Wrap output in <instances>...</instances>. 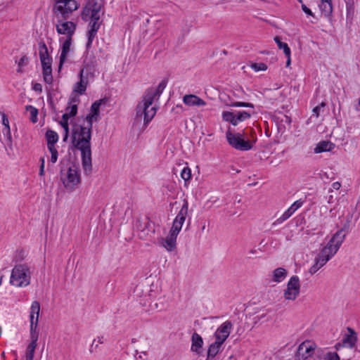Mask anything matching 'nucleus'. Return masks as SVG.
<instances>
[{
	"instance_id": "obj_2",
	"label": "nucleus",
	"mask_w": 360,
	"mask_h": 360,
	"mask_svg": "<svg viewBox=\"0 0 360 360\" xmlns=\"http://www.w3.org/2000/svg\"><path fill=\"white\" fill-rule=\"evenodd\" d=\"M343 229L338 231L327 245L321 250L314 259L315 263L309 269V271L311 274H316L337 253L345 238V234L343 233Z\"/></svg>"
},
{
	"instance_id": "obj_1",
	"label": "nucleus",
	"mask_w": 360,
	"mask_h": 360,
	"mask_svg": "<svg viewBox=\"0 0 360 360\" xmlns=\"http://www.w3.org/2000/svg\"><path fill=\"white\" fill-rule=\"evenodd\" d=\"M92 127L73 123L72 127V143L81 151L82 165L84 172L89 174L92 171L91 139Z\"/></svg>"
},
{
	"instance_id": "obj_59",
	"label": "nucleus",
	"mask_w": 360,
	"mask_h": 360,
	"mask_svg": "<svg viewBox=\"0 0 360 360\" xmlns=\"http://www.w3.org/2000/svg\"><path fill=\"white\" fill-rule=\"evenodd\" d=\"M257 250L255 249H252L250 251V254H255L256 253Z\"/></svg>"
},
{
	"instance_id": "obj_58",
	"label": "nucleus",
	"mask_w": 360,
	"mask_h": 360,
	"mask_svg": "<svg viewBox=\"0 0 360 360\" xmlns=\"http://www.w3.org/2000/svg\"><path fill=\"white\" fill-rule=\"evenodd\" d=\"M103 336H101V337H98V342L99 344H103Z\"/></svg>"
},
{
	"instance_id": "obj_6",
	"label": "nucleus",
	"mask_w": 360,
	"mask_h": 360,
	"mask_svg": "<svg viewBox=\"0 0 360 360\" xmlns=\"http://www.w3.org/2000/svg\"><path fill=\"white\" fill-rule=\"evenodd\" d=\"M10 283L16 287H25L30 283L29 269L26 265H15L12 270Z\"/></svg>"
},
{
	"instance_id": "obj_9",
	"label": "nucleus",
	"mask_w": 360,
	"mask_h": 360,
	"mask_svg": "<svg viewBox=\"0 0 360 360\" xmlns=\"http://www.w3.org/2000/svg\"><path fill=\"white\" fill-rule=\"evenodd\" d=\"M300 283L297 276H292L287 283V288L284 290V297L287 300H295L300 295Z\"/></svg>"
},
{
	"instance_id": "obj_27",
	"label": "nucleus",
	"mask_w": 360,
	"mask_h": 360,
	"mask_svg": "<svg viewBox=\"0 0 360 360\" xmlns=\"http://www.w3.org/2000/svg\"><path fill=\"white\" fill-rule=\"evenodd\" d=\"M223 343L215 340L214 342L212 343L207 350V359H213L216 355L221 351Z\"/></svg>"
},
{
	"instance_id": "obj_22",
	"label": "nucleus",
	"mask_w": 360,
	"mask_h": 360,
	"mask_svg": "<svg viewBox=\"0 0 360 360\" xmlns=\"http://www.w3.org/2000/svg\"><path fill=\"white\" fill-rule=\"evenodd\" d=\"M72 37H66L62 44L61 53L60 56L58 69L60 70L65 63L67 55L70 51Z\"/></svg>"
},
{
	"instance_id": "obj_24",
	"label": "nucleus",
	"mask_w": 360,
	"mask_h": 360,
	"mask_svg": "<svg viewBox=\"0 0 360 360\" xmlns=\"http://www.w3.org/2000/svg\"><path fill=\"white\" fill-rule=\"evenodd\" d=\"M183 101L188 106H203L206 104L202 98L194 94L185 95Z\"/></svg>"
},
{
	"instance_id": "obj_12",
	"label": "nucleus",
	"mask_w": 360,
	"mask_h": 360,
	"mask_svg": "<svg viewBox=\"0 0 360 360\" xmlns=\"http://www.w3.org/2000/svg\"><path fill=\"white\" fill-rule=\"evenodd\" d=\"M251 117V113L248 111H239L236 114L232 112L224 111L222 112V118L224 121L230 122L233 126H237L239 122H243Z\"/></svg>"
},
{
	"instance_id": "obj_32",
	"label": "nucleus",
	"mask_w": 360,
	"mask_h": 360,
	"mask_svg": "<svg viewBox=\"0 0 360 360\" xmlns=\"http://www.w3.org/2000/svg\"><path fill=\"white\" fill-rule=\"evenodd\" d=\"M275 42L277 44L279 49H283L285 56H289L290 53H291L290 49L288 46V44L281 41V39L279 37L276 36L274 38Z\"/></svg>"
},
{
	"instance_id": "obj_38",
	"label": "nucleus",
	"mask_w": 360,
	"mask_h": 360,
	"mask_svg": "<svg viewBox=\"0 0 360 360\" xmlns=\"http://www.w3.org/2000/svg\"><path fill=\"white\" fill-rule=\"evenodd\" d=\"M48 148V150H49V152L51 153V159H50V162L52 163V164H54L57 162L58 160V150L57 149L55 148V146H53V147H47Z\"/></svg>"
},
{
	"instance_id": "obj_42",
	"label": "nucleus",
	"mask_w": 360,
	"mask_h": 360,
	"mask_svg": "<svg viewBox=\"0 0 360 360\" xmlns=\"http://www.w3.org/2000/svg\"><path fill=\"white\" fill-rule=\"evenodd\" d=\"M251 68L255 72L264 71L267 69V65L263 63H255L251 65Z\"/></svg>"
},
{
	"instance_id": "obj_14",
	"label": "nucleus",
	"mask_w": 360,
	"mask_h": 360,
	"mask_svg": "<svg viewBox=\"0 0 360 360\" xmlns=\"http://www.w3.org/2000/svg\"><path fill=\"white\" fill-rule=\"evenodd\" d=\"M233 328V324L230 321H226L222 324H221L218 328L214 332V336L215 338V340L221 342H224L229 338L231 330Z\"/></svg>"
},
{
	"instance_id": "obj_48",
	"label": "nucleus",
	"mask_w": 360,
	"mask_h": 360,
	"mask_svg": "<svg viewBox=\"0 0 360 360\" xmlns=\"http://www.w3.org/2000/svg\"><path fill=\"white\" fill-rule=\"evenodd\" d=\"M302 10L303 12L307 15H310L311 17H314V14L311 12V11L304 4L301 5Z\"/></svg>"
},
{
	"instance_id": "obj_19",
	"label": "nucleus",
	"mask_w": 360,
	"mask_h": 360,
	"mask_svg": "<svg viewBox=\"0 0 360 360\" xmlns=\"http://www.w3.org/2000/svg\"><path fill=\"white\" fill-rule=\"evenodd\" d=\"M178 235L179 234L169 231L168 236L165 238L161 239L162 246L166 248L167 251L171 252L174 250L176 246V238Z\"/></svg>"
},
{
	"instance_id": "obj_57",
	"label": "nucleus",
	"mask_w": 360,
	"mask_h": 360,
	"mask_svg": "<svg viewBox=\"0 0 360 360\" xmlns=\"http://www.w3.org/2000/svg\"><path fill=\"white\" fill-rule=\"evenodd\" d=\"M287 57V61H286V67H288L290 65V54L289 56Z\"/></svg>"
},
{
	"instance_id": "obj_34",
	"label": "nucleus",
	"mask_w": 360,
	"mask_h": 360,
	"mask_svg": "<svg viewBox=\"0 0 360 360\" xmlns=\"http://www.w3.org/2000/svg\"><path fill=\"white\" fill-rule=\"evenodd\" d=\"M37 347V345L29 344L26 349L25 352V359L26 360H33L34 359V354L35 352V349Z\"/></svg>"
},
{
	"instance_id": "obj_10",
	"label": "nucleus",
	"mask_w": 360,
	"mask_h": 360,
	"mask_svg": "<svg viewBox=\"0 0 360 360\" xmlns=\"http://www.w3.org/2000/svg\"><path fill=\"white\" fill-rule=\"evenodd\" d=\"M188 201L184 200V204L176 216L175 219L173 221L172 226L169 231L171 232L176 233L177 234L179 233L180 231L181 230L182 226L184 223L185 222L186 217L188 214Z\"/></svg>"
},
{
	"instance_id": "obj_40",
	"label": "nucleus",
	"mask_w": 360,
	"mask_h": 360,
	"mask_svg": "<svg viewBox=\"0 0 360 360\" xmlns=\"http://www.w3.org/2000/svg\"><path fill=\"white\" fill-rule=\"evenodd\" d=\"M29 58L26 55H24L21 57V58L19 60L18 63V72H22V68L25 65H26L28 63Z\"/></svg>"
},
{
	"instance_id": "obj_13",
	"label": "nucleus",
	"mask_w": 360,
	"mask_h": 360,
	"mask_svg": "<svg viewBox=\"0 0 360 360\" xmlns=\"http://www.w3.org/2000/svg\"><path fill=\"white\" fill-rule=\"evenodd\" d=\"M103 4L97 0H88L81 13L82 20H89L90 13H100Z\"/></svg>"
},
{
	"instance_id": "obj_51",
	"label": "nucleus",
	"mask_w": 360,
	"mask_h": 360,
	"mask_svg": "<svg viewBox=\"0 0 360 360\" xmlns=\"http://www.w3.org/2000/svg\"><path fill=\"white\" fill-rule=\"evenodd\" d=\"M32 89L34 91H35L36 92L41 93L42 92V86L39 83H35V84H34V85L32 86Z\"/></svg>"
},
{
	"instance_id": "obj_60",
	"label": "nucleus",
	"mask_w": 360,
	"mask_h": 360,
	"mask_svg": "<svg viewBox=\"0 0 360 360\" xmlns=\"http://www.w3.org/2000/svg\"><path fill=\"white\" fill-rule=\"evenodd\" d=\"M332 199H333V195H330L329 199H328V202H330V200H332Z\"/></svg>"
},
{
	"instance_id": "obj_35",
	"label": "nucleus",
	"mask_w": 360,
	"mask_h": 360,
	"mask_svg": "<svg viewBox=\"0 0 360 360\" xmlns=\"http://www.w3.org/2000/svg\"><path fill=\"white\" fill-rule=\"evenodd\" d=\"M2 124L4 126V131L5 130L6 132V136L8 137V139L11 141V135L10 131V127H9V122L8 119L6 116L5 114L2 115Z\"/></svg>"
},
{
	"instance_id": "obj_36",
	"label": "nucleus",
	"mask_w": 360,
	"mask_h": 360,
	"mask_svg": "<svg viewBox=\"0 0 360 360\" xmlns=\"http://www.w3.org/2000/svg\"><path fill=\"white\" fill-rule=\"evenodd\" d=\"M347 17L352 18L354 13V0H347L346 2Z\"/></svg>"
},
{
	"instance_id": "obj_26",
	"label": "nucleus",
	"mask_w": 360,
	"mask_h": 360,
	"mask_svg": "<svg viewBox=\"0 0 360 360\" xmlns=\"http://www.w3.org/2000/svg\"><path fill=\"white\" fill-rule=\"evenodd\" d=\"M335 145L329 141H320L314 148L315 153H321L323 152L330 151Z\"/></svg>"
},
{
	"instance_id": "obj_3",
	"label": "nucleus",
	"mask_w": 360,
	"mask_h": 360,
	"mask_svg": "<svg viewBox=\"0 0 360 360\" xmlns=\"http://www.w3.org/2000/svg\"><path fill=\"white\" fill-rule=\"evenodd\" d=\"M65 3L68 4V8L63 9L60 6H58L56 8V11H53L57 20L56 29L59 34L66 35V37H72L75 32L77 25L73 22L68 21V19L73 11L79 8V4L70 0Z\"/></svg>"
},
{
	"instance_id": "obj_28",
	"label": "nucleus",
	"mask_w": 360,
	"mask_h": 360,
	"mask_svg": "<svg viewBox=\"0 0 360 360\" xmlns=\"http://www.w3.org/2000/svg\"><path fill=\"white\" fill-rule=\"evenodd\" d=\"M288 271L282 267L276 268L273 271L272 281L276 283H281L287 276Z\"/></svg>"
},
{
	"instance_id": "obj_49",
	"label": "nucleus",
	"mask_w": 360,
	"mask_h": 360,
	"mask_svg": "<svg viewBox=\"0 0 360 360\" xmlns=\"http://www.w3.org/2000/svg\"><path fill=\"white\" fill-rule=\"evenodd\" d=\"M96 339L94 340L92 344L90 346L89 352L90 353L96 352L98 349V344L96 343Z\"/></svg>"
},
{
	"instance_id": "obj_8",
	"label": "nucleus",
	"mask_w": 360,
	"mask_h": 360,
	"mask_svg": "<svg viewBox=\"0 0 360 360\" xmlns=\"http://www.w3.org/2000/svg\"><path fill=\"white\" fill-rule=\"evenodd\" d=\"M152 104H148L146 98L143 96L142 101L136 106V117H141L143 115L145 124H148L156 114V108L150 107Z\"/></svg>"
},
{
	"instance_id": "obj_41",
	"label": "nucleus",
	"mask_w": 360,
	"mask_h": 360,
	"mask_svg": "<svg viewBox=\"0 0 360 360\" xmlns=\"http://www.w3.org/2000/svg\"><path fill=\"white\" fill-rule=\"evenodd\" d=\"M326 105L325 102H321L319 105L314 107L312 110V116L316 117V118L319 117L321 110L324 108Z\"/></svg>"
},
{
	"instance_id": "obj_18",
	"label": "nucleus",
	"mask_w": 360,
	"mask_h": 360,
	"mask_svg": "<svg viewBox=\"0 0 360 360\" xmlns=\"http://www.w3.org/2000/svg\"><path fill=\"white\" fill-rule=\"evenodd\" d=\"M202 345L203 340L202 337L196 332L193 333L191 336V350L198 355H201L203 352Z\"/></svg>"
},
{
	"instance_id": "obj_37",
	"label": "nucleus",
	"mask_w": 360,
	"mask_h": 360,
	"mask_svg": "<svg viewBox=\"0 0 360 360\" xmlns=\"http://www.w3.org/2000/svg\"><path fill=\"white\" fill-rule=\"evenodd\" d=\"M77 113V105L72 104L70 106H68L66 108V112L63 115H68V117H75Z\"/></svg>"
},
{
	"instance_id": "obj_61",
	"label": "nucleus",
	"mask_w": 360,
	"mask_h": 360,
	"mask_svg": "<svg viewBox=\"0 0 360 360\" xmlns=\"http://www.w3.org/2000/svg\"><path fill=\"white\" fill-rule=\"evenodd\" d=\"M297 1H298L299 3H300L301 4H303L302 0H297Z\"/></svg>"
},
{
	"instance_id": "obj_63",
	"label": "nucleus",
	"mask_w": 360,
	"mask_h": 360,
	"mask_svg": "<svg viewBox=\"0 0 360 360\" xmlns=\"http://www.w3.org/2000/svg\"><path fill=\"white\" fill-rule=\"evenodd\" d=\"M1 284V278L0 277V285Z\"/></svg>"
},
{
	"instance_id": "obj_15",
	"label": "nucleus",
	"mask_w": 360,
	"mask_h": 360,
	"mask_svg": "<svg viewBox=\"0 0 360 360\" xmlns=\"http://www.w3.org/2000/svg\"><path fill=\"white\" fill-rule=\"evenodd\" d=\"M167 84V79L162 80L156 89L150 88L146 91L143 96L146 98L148 104L153 103L155 99H158Z\"/></svg>"
},
{
	"instance_id": "obj_29",
	"label": "nucleus",
	"mask_w": 360,
	"mask_h": 360,
	"mask_svg": "<svg viewBox=\"0 0 360 360\" xmlns=\"http://www.w3.org/2000/svg\"><path fill=\"white\" fill-rule=\"evenodd\" d=\"M40 311V304L38 301H34L32 303L30 308V323H35V320L37 318L39 320V315Z\"/></svg>"
},
{
	"instance_id": "obj_11",
	"label": "nucleus",
	"mask_w": 360,
	"mask_h": 360,
	"mask_svg": "<svg viewBox=\"0 0 360 360\" xmlns=\"http://www.w3.org/2000/svg\"><path fill=\"white\" fill-rule=\"evenodd\" d=\"M315 349V343L309 340L304 341L299 345L295 356L298 360H306L314 356Z\"/></svg>"
},
{
	"instance_id": "obj_23",
	"label": "nucleus",
	"mask_w": 360,
	"mask_h": 360,
	"mask_svg": "<svg viewBox=\"0 0 360 360\" xmlns=\"http://www.w3.org/2000/svg\"><path fill=\"white\" fill-rule=\"evenodd\" d=\"M348 334H346L342 338V344L349 348L354 347L357 341V334L354 329L347 328Z\"/></svg>"
},
{
	"instance_id": "obj_5",
	"label": "nucleus",
	"mask_w": 360,
	"mask_h": 360,
	"mask_svg": "<svg viewBox=\"0 0 360 360\" xmlns=\"http://www.w3.org/2000/svg\"><path fill=\"white\" fill-rule=\"evenodd\" d=\"M39 54L42 66V74L46 83L51 84L53 82L51 63L52 58L49 56L47 46L44 41L39 43Z\"/></svg>"
},
{
	"instance_id": "obj_53",
	"label": "nucleus",
	"mask_w": 360,
	"mask_h": 360,
	"mask_svg": "<svg viewBox=\"0 0 360 360\" xmlns=\"http://www.w3.org/2000/svg\"><path fill=\"white\" fill-rule=\"evenodd\" d=\"M341 186V184L340 183H339L338 181H336V182H334L333 184H332V188L335 190H338L340 189Z\"/></svg>"
},
{
	"instance_id": "obj_16",
	"label": "nucleus",
	"mask_w": 360,
	"mask_h": 360,
	"mask_svg": "<svg viewBox=\"0 0 360 360\" xmlns=\"http://www.w3.org/2000/svg\"><path fill=\"white\" fill-rule=\"evenodd\" d=\"M102 102L103 100L100 99L94 102L91 105L90 112L85 117V120L90 127H92L94 121L98 122L100 120L99 112Z\"/></svg>"
},
{
	"instance_id": "obj_64",
	"label": "nucleus",
	"mask_w": 360,
	"mask_h": 360,
	"mask_svg": "<svg viewBox=\"0 0 360 360\" xmlns=\"http://www.w3.org/2000/svg\"><path fill=\"white\" fill-rule=\"evenodd\" d=\"M359 105H360V99L359 100Z\"/></svg>"
},
{
	"instance_id": "obj_33",
	"label": "nucleus",
	"mask_w": 360,
	"mask_h": 360,
	"mask_svg": "<svg viewBox=\"0 0 360 360\" xmlns=\"http://www.w3.org/2000/svg\"><path fill=\"white\" fill-rule=\"evenodd\" d=\"M26 110L30 114V120L32 123H36L38 121V110L32 105H27Z\"/></svg>"
},
{
	"instance_id": "obj_20",
	"label": "nucleus",
	"mask_w": 360,
	"mask_h": 360,
	"mask_svg": "<svg viewBox=\"0 0 360 360\" xmlns=\"http://www.w3.org/2000/svg\"><path fill=\"white\" fill-rule=\"evenodd\" d=\"M101 25L95 22H89V30L87 32V41L86 44V49L89 50L92 45L94 39L97 34V32L100 28Z\"/></svg>"
},
{
	"instance_id": "obj_4",
	"label": "nucleus",
	"mask_w": 360,
	"mask_h": 360,
	"mask_svg": "<svg viewBox=\"0 0 360 360\" xmlns=\"http://www.w3.org/2000/svg\"><path fill=\"white\" fill-rule=\"evenodd\" d=\"M60 175L64 187L69 192L75 190L81 183L80 170L75 164H71L66 170L60 168Z\"/></svg>"
},
{
	"instance_id": "obj_62",
	"label": "nucleus",
	"mask_w": 360,
	"mask_h": 360,
	"mask_svg": "<svg viewBox=\"0 0 360 360\" xmlns=\"http://www.w3.org/2000/svg\"><path fill=\"white\" fill-rule=\"evenodd\" d=\"M49 168H50V165L49 164L48 165V170L49 169Z\"/></svg>"
},
{
	"instance_id": "obj_52",
	"label": "nucleus",
	"mask_w": 360,
	"mask_h": 360,
	"mask_svg": "<svg viewBox=\"0 0 360 360\" xmlns=\"http://www.w3.org/2000/svg\"><path fill=\"white\" fill-rule=\"evenodd\" d=\"M155 309L160 310V311H162L165 309V304H164V302L163 300L160 302V303H155Z\"/></svg>"
},
{
	"instance_id": "obj_47",
	"label": "nucleus",
	"mask_w": 360,
	"mask_h": 360,
	"mask_svg": "<svg viewBox=\"0 0 360 360\" xmlns=\"http://www.w3.org/2000/svg\"><path fill=\"white\" fill-rule=\"evenodd\" d=\"M323 356H324V354H323V352L321 350H319V349L316 350V349H315L314 356H311L309 358L312 359V360H323Z\"/></svg>"
},
{
	"instance_id": "obj_50",
	"label": "nucleus",
	"mask_w": 360,
	"mask_h": 360,
	"mask_svg": "<svg viewBox=\"0 0 360 360\" xmlns=\"http://www.w3.org/2000/svg\"><path fill=\"white\" fill-rule=\"evenodd\" d=\"M79 102V98L78 95H72V96L69 99V103L70 104H76L77 103Z\"/></svg>"
},
{
	"instance_id": "obj_25",
	"label": "nucleus",
	"mask_w": 360,
	"mask_h": 360,
	"mask_svg": "<svg viewBox=\"0 0 360 360\" xmlns=\"http://www.w3.org/2000/svg\"><path fill=\"white\" fill-rule=\"evenodd\" d=\"M319 9L326 18H330L333 13L332 0H321Z\"/></svg>"
},
{
	"instance_id": "obj_54",
	"label": "nucleus",
	"mask_w": 360,
	"mask_h": 360,
	"mask_svg": "<svg viewBox=\"0 0 360 360\" xmlns=\"http://www.w3.org/2000/svg\"><path fill=\"white\" fill-rule=\"evenodd\" d=\"M68 136H69V131H64V136H63V141H66L68 139Z\"/></svg>"
},
{
	"instance_id": "obj_46",
	"label": "nucleus",
	"mask_w": 360,
	"mask_h": 360,
	"mask_svg": "<svg viewBox=\"0 0 360 360\" xmlns=\"http://www.w3.org/2000/svg\"><path fill=\"white\" fill-rule=\"evenodd\" d=\"M100 13H90L89 20L90 22H95L99 25H101L102 21L100 20Z\"/></svg>"
},
{
	"instance_id": "obj_17",
	"label": "nucleus",
	"mask_w": 360,
	"mask_h": 360,
	"mask_svg": "<svg viewBox=\"0 0 360 360\" xmlns=\"http://www.w3.org/2000/svg\"><path fill=\"white\" fill-rule=\"evenodd\" d=\"M304 202V201L302 199L296 200L287 210L284 212V213L279 218H278L273 223V225L276 226L280 224L289 219L297 209L303 205Z\"/></svg>"
},
{
	"instance_id": "obj_44",
	"label": "nucleus",
	"mask_w": 360,
	"mask_h": 360,
	"mask_svg": "<svg viewBox=\"0 0 360 360\" xmlns=\"http://www.w3.org/2000/svg\"><path fill=\"white\" fill-rule=\"evenodd\" d=\"M323 360H340V356L336 352H327L324 354Z\"/></svg>"
},
{
	"instance_id": "obj_31",
	"label": "nucleus",
	"mask_w": 360,
	"mask_h": 360,
	"mask_svg": "<svg viewBox=\"0 0 360 360\" xmlns=\"http://www.w3.org/2000/svg\"><path fill=\"white\" fill-rule=\"evenodd\" d=\"M37 318L35 320V323H30V339L31 342L30 344L37 345V340L39 338V332L37 330Z\"/></svg>"
},
{
	"instance_id": "obj_55",
	"label": "nucleus",
	"mask_w": 360,
	"mask_h": 360,
	"mask_svg": "<svg viewBox=\"0 0 360 360\" xmlns=\"http://www.w3.org/2000/svg\"><path fill=\"white\" fill-rule=\"evenodd\" d=\"M39 174L41 176L44 175V167L42 166L39 167Z\"/></svg>"
},
{
	"instance_id": "obj_7",
	"label": "nucleus",
	"mask_w": 360,
	"mask_h": 360,
	"mask_svg": "<svg viewBox=\"0 0 360 360\" xmlns=\"http://www.w3.org/2000/svg\"><path fill=\"white\" fill-rule=\"evenodd\" d=\"M226 137L229 144L238 150L247 151L252 148V142L245 140L243 134L232 133L229 129L226 133Z\"/></svg>"
},
{
	"instance_id": "obj_21",
	"label": "nucleus",
	"mask_w": 360,
	"mask_h": 360,
	"mask_svg": "<svg viewBox=\"0 0 360 360\" xmlns=\"http://www.w3.org/2000/svg\"><path fill=\"white\" fill-rule=\"evenodd\" d=\"M84 69H82L79 73V81L75 83L73 89V94L76 93L79 95H83L87 87L88 79L83 75Z\"/></svg>"
},
{
	"instance_id": "obj_30",
	"label": "nucleus",
	"mask_w": 360,
	"mask_h": 360,
	"mask_svg": "<svg viewBox=\"0 0 360 360\" xmlns=\"http://www.w3.org/2000/svg\"><path fill=\"white\" fill-rule=\"evenodd\" d=\"M45 136L47 141V147L55 146V144L58 141V134L55 131L49 129L46 131Z\"/></svg>"
},
{
	"instance_id": "obj_56",
	"label": "nucleus",
	"mask_w": 360,
	"mask_h": 360,
	"mask_svg": "<svg viewBox=\"0 0 360 360\" xmlns=\"http://www.w3.org/2000/svg\"><path fill=\"white\" fill-rule=\"evenodd\" d=\"M39 160H40V162H41L40 167H42V166L44 167V165H45L44 158L41 157Z\"/></svg>"
},
{
	"instance_id": "obj_39",
	"label": "nucleus",
	"mask_w": 360,
	"mask_h": 360,
	"mask_svg": "<svg viewBox=\"0 0 360 360\" xmlns=\"http://www.w3.org/2000/svg\"><path fill=\"white\" fill-rule=\"evenodd\" d=\"M181 177L186 182L191 178V170L188 167H184L181 172Z\"/></svg>"
},
{
	"instance_id": "obj_43",
	"label": "nucleus",
	"mask_w": 360,
	"mask_h": 360,
	"mask_svg": "<svg viewBox=\"0 0 360 360\" xmlns=\"http://www.w3.org/2000/svg\"><path fill=\"white\" fill-rule=\"evenodd\" d=\"M70 117H68V115H62V120L59 122L60 126L63 127L64 131H69L68 120Z\"/></svg>"
},
{
	"instance_id": "obj_45",
	"label": "nucleus",
	"mask_w": 360,
	"mask_h": 360,
	"mask_svg": "<svg viewBox=\"0 0 360 360\" xmlns=\"http://www.w3.org/2000/svg\"><path fill=\"white\" fill-rule=\"evenodd\" d=\"M232 107H245L254 108L255 105L252 103L234 102L230 105Z\"/></svg>"
}]
</instances>
